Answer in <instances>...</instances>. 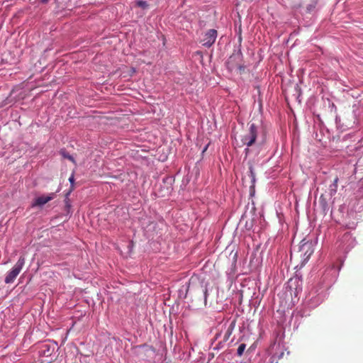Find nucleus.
Segmentation results:
<instances>
[{"label":"nucleus","mask_w":363,"mask_h":363,"mask_svg":"<svg viewBox=\"0 0 363 363\" xmlns=\"http://www.w3.org/2000/svg\"><path fill=\"white\" fill-rule=\"evenodd\" d=\"M257 136V128L254 123H251L249 130L244 135H242L241 141L242 145L250 147L255 144Z\"/></svg>","instance_id":"obj_3"},{"label":"nucleus","mask_w":363,"mask_h":363,"mask_svg":"<svg viewBox=\"0 0 363 363\" xmlns=\"http://www.w3.org/2000/svg\"><path fill=\"white\" fill-rule=\"evenodd\" d=\"M217 37V30L215 29H210L208 30L203 39V45L206 48L211 47L216 41Z\"/></svg>","instance_id":"obj_5"},{"label":"nucleus","mask_w":363,"mask_h":363,"mask_svg":"<svg viewBox=\"0 0 363 363\" xmlns=\"http://www.w3.org/2000/svg\"><path fill=\"white\" fill-rule=\"evenodd\" d=\"M250 173H251V175H252V179L254 180V179H255V176H254V173H253V172H252V168H250Z\"/></svg>","instance_id":"obj_14"},{"label":"nucleus","mask_w":363,"mask_h":363,"mask_svg":"<svg viewBox=\"0 0 363 363\" xmlns=\"http://www.w3.org/2000/svg\"><path fill=\"white\" fill-rule=\"evenodd\" d=\"M235 325V322L232 321L228 326L225 328V331L222 337L221 342H226L229 340Z\"/></svg>","instance_id":"obj_8"},{"label":"nucleus","mask_w":363,"mask_h":363,"mask_svg":"<svg viewBox=\"0 0 363 363\" xmlns=\"http://www.w3.org/2000/svg\"><path fill=\"white\" fill-rule=\"evenodd\" d=\"M55 350V345L54 344L45 343L41 345L39 354L42 357H50L53 354Z\"/></svg>","instance_id":"obj_7"},{"label":"nucleus","mask_w":363,"mask_h":363,"mask_svg":"<svg viewBox=\"0 0 363 363\" xmlns=\"http://www.w3.org/2000/svg\"><path fill=\"white\" fill-rule=\"evenodd\" d=\"M300 252L303 255L304 262H307L314 252L312 242H306L300 245Z\"/></svg>","instance_id":"obj_4"},{"label":"nucleus","mask_w":363,"mask_h":363,"mask_svg":"<svg viewBox=\"0 0 363 363\" xmlns=\"http://www.w3.org/2000/svg\"><path fill=\"white\" fill-rule=\"evenodd\" d=\"M246 345L244 343H242L239 345L238 350H237V354L238 356H242L245 350Z\"/></svg>","instance_id":"obj_10"},{"label":"nucleus","mask_w":363,"mask_h":363,"mask_svg":"<svg viewBox=\"0 0 363 363\" xmlns=\"http://www.w3.org/2000/svg\"><path fill=\"white\" fill-rule=\"evenodd\" d=\"M49 0H40L43 4H46Z\"/></svg>","instance_id":"obj_15"},{"label":"nucleus","mask_w":363,"mask_h":363,"mask_svg":"<svg viewBox=\"0 0 363 363\" xmlns=\"http://www.w3.org/2000/svg\"><path fill=\"white\" fill-rule=\"evenodd\" d=\"M226 66L230 72H237L242 74L245 71V67L242 65V55L235 53L230 56L226 62Z\"/></svg>","instance_id":"obj_1"},{"label":"nucleus","mask_w":363,"mask_h":363,"mask_svg":"<svg viewBox=\"0 0 363 363\" xmlns=\"http://www.w3.org/2000/svg\"><path fill=\"white\" fill-rule=\"evenodd\" d=\"M55 193H51L49 195L47 196H41L38 198H36L33 202L31 204V207H35V206H42L49 202L50 201L52 200L55 198Z\"/></svg>","instance_id":"obj_6"},{"label":"nucleus","mask_w":363,"mask_h":363,"mask_svg":"<svg viewBox=\"0 0 363 363\" xmlns=\"http://www.w3.org/2000/svg\"><path fill=\"white\" fill-rule=\"evenodd\" d=\"M24 264L25 258L23 257H20L13 268L7 273L4 279L6 284H11L15 281L17 276L21 272Z\"/></svg>","instance_id":"obj_2"},{"label":"nucleus","mask_w":363,"mask_h":363,"mask_svg":"<svg viewBox=\"0 0 363 363\" xmlns=\"http://www.w3.org/2000/svg\"><path fill=\"white\" fill-rule=\"evenodd\" d=\"M221 336H222L221 333L217 334L216 335V338H218L219 337H221Z\"/></svg>","instance_id":"obj_16"},{"label":"nucleus","mask_w":363,"mask_h":363,"mask_svg":"<svg viewBox=\"0 0 363 363\" xmlns=\"http://www.w3.org/2000/svg\"><path fill=\"white\" fill-rule=\"evenodd\" d=\"M69 182H70L72 184H74V176H73V175H72V176H71V177H69Z\"/></svg>","instance_id":"obj_13"},{"label":"nucleus","mask_w":363,"mask_h":363,"mask_svg":"<svg viewBox=\"0 0 363 363\" xmlns=\"http://www.w3.org/2000/svg\"><path fill=\"white\" fill-rule=\"evenodd\" d=\"M60 154L62 155V156L64 157V158H67L69 160L72 161L73 163L75 162L74 158L72 156H71L70 155H69L65 150H62L60 151Z\"/></svg>","instance_id":"obj_9"},{"label":"nucleus","mask_w":363,"mask_h":363,"mask_svg":"<svg viewBox=\"0 0 363 363\" xmlns=\"http://www.w3.org/2000/svg\"><path fill=\"white\" fill-rule=\"evenodd\" d=\"M337 182H338V178L335 177V179L333 181V184L330 186V188H331L330 190L333 191L335 193L337 191Z\"/></svg>","instance_id":"obj_12"},{"label":"nucleus","mask_w":363,"mask_h":363,"mask_svg":"<svg viewBox=\"0 0 363 363\" xmlns=\"http://www.w3.org/2000/svg\"><path fill=\"white\" fill-rule=\"evenodd\" d=\"M136 5L138 7H141L143 9H146L148 6L147 1H136Z\"/></svg>","instance_id":"obj_11"}]
</instances>
